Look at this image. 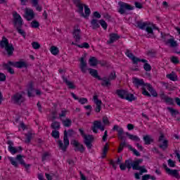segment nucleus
I'll return each instance as SVG.
<instances>
[{
	"label": "nucleus",
	"instance_id": "1",
	"mask_svg": "<svg viewBox=\"0 0 180 180\" xmlns=\"http://www.w3.org/2000/svg\"><path fill=\"white\" fill-rule=\"evenodd\" d=\"M133 83L136 88H141L142 95H144V96H147L148 98H151V96H153V98L158 96L157 91L153 88V86L148 83L144 82L143 79L134 78Z\"/></svg>",
	"mask_w": 180,
	"mask_h": 180
},
{
	"label": "nucleus",
	"instance_id": "2",
	"mask_svg": "<svg viewBox=\"0 0 180 180\" xmlns=\"http://www.w3.org/2000/svg\"><path fill=\"white\" fill-rule=\"evenodd\" d=\"M13 25L14 27L18 31V33L20 34L24 39H26V32L22 29V26H23V20H22V17L18 12L15 11L13 13Z\"/></svg>",
	"mask_w": 180,
	"mask_h": 180
},
{
	"label": "nucleus",
	"instance_id": "3",
	"mask_svg": "<svg viewBox=\"0 0 180 180\" xmlns=\"http://www.w3.org/2000/svg\"><path fill=\"white\" fill-rule=\"evenodd\" d=\"M125 56L128 57V58H130V60H132L133 64H139V63H145L143 65V70L147 72L151 71V65L147 63L148 60L146 59H140L130 52V50L127 49L125 52Z\"/></svg>",
	"mask_w": 180,
	"mask_h": 180
},
{
	"label": "nucleus",
	"instance_id": "4",
	"mask_svg": "<svg viewBox=\"0 0 180 180\" xmlns=\"http://www.w3.org/2000/svg\"><path fill=\"white\" fill-rule=\"evenodd\" d=\"M73 134L74 130L72 129H69L68 131L65 130L64 131L63 143L61 140L58 141V145L60 150H62L63 152L67 151V148H68V146H70V139H68V136H73Z\"/></svg>",
	"mask_w": 180,
	"mask_h": 180
},
{
	"label": "nucleus",
	"instance_id": "5",
	"mask_svg": "<svg viewBox=\"0 0 180 180\" xmlns=\"http://www.w3.org/2000/svg\"><path fill=\"white\" fill-rule=\"evenodd\" d=\"M23 157L25 156L22 155H17L15 158L13 157H8V160L10 161L11 165L14 166L15 168H18L19 167V164L18 163V162L21 165H23V167H25L26 171H29V169L30 168V165L26 164L25 160H23Z\"/></svg>",
	"mask_w": 180,
	"mask_h": 180
},
{
	"label": "nucleus",
	"instance_id": "6",
	"mask_svg": "<svg viewBox=\"0 0 180 180\" xmlns=\"http://www.w3.org/2000/svg\"><path fill=\"white\" fill-rule=\"evenodd\" d=\"M0 47L1 49H4L6 51L8 57H11L13 56V51H15V48L13 47V44H9V40L6 37H3L1 40L0 41Z\"/></svg>",
	"mask_w": 180,
	"mask_h": 180
},
{
	"label": "nucleus",
	"instance_id": "7",
	"mask_svg": "<svg viewBox=\"0 0 180 180\" xmlns=\"http://www.w3.org/2000/svg\"><path fill=\"white\" fill-rule=\"evenodd\" d=\"M116 94L121 99H125L126 101H129V102H133V101H136V97L133 94H130L127 90L123 89H117L116 91Z\"/></svg>",
	"mask_w": 180,
	"mask_h": 180
},
{
	"label": "nucleus",
	"instance_id": "8",
	"mask_svg": "<svg viewBox=\"0 0 180 180\" xmlns=\"http://www.w3.org/2000/svg\"><path fill=\"white\" fill-rule=\"evenodd\" d=\"M79 131L84 139V144L87 147V148H92V141H94V136L92 135H86L84 129H79Z\"/></svg>",
	"mask_w": 180,
	"mask_h": 180
},
{
	"label": "nucleus",
	"instance_id": "9",
	"mask_svg": "<svg viewBox=\"0 0 180 180\" xmlns=\"http://www.w3.org/2000/svg\"><path fill=\"white\" fill-rule=\"evenodd\" d=\"M118 5L119 8L117 9V12L120 15H124V13H126V11H133V9H134V6H131L130 4L123 1H120Z\"/></svg>",
	"mask_w": 180,
	"mask_h": 180
},
{
	"label": "nucleus",
	"instance_id": "10",
	"mask_svg": "<svg viewBox=\"0 0 180 180\" xmlns=\"http://www.w3.org/2000/svg\"><path fill=\"white\" fill-rule=\"evenodd\" d=\"M11 101L15 105H22L25 102V97L20 93H16L11 96Z\"/></svg>",
	"mask_w": 180,
	"mask_h": 180
},
{
	"label": "nucleus",
	"instance_id": "11",
	"mask_svg": "<svg viewBox=\"0 0 180 180\" xmlns=\"http://www.w3.org/2000/svg\"><path fill=\"white\" fill-rule=\"evenodd\" d=\"M7 144H8V150L13 155L17 153H22V151H23V148H22L21 146H18L17 148L13 147V142L11 141H8Z\"/></svg>",
	"mask_w": 180,
	"mask_h": 180
},
{
	"label": "nucleus",
	"instance_id": "12",
	"mask_svg": "<svg viewBox=\"0 0 180 180\" xmlns=\"http://www.w3.org/2000/svg\"><path fill=\"white\" fill-rule=\"evenodd\" d=\"M72 36L76 43H79V41H81V28H79V25H77L75 26Z\"/></svg>",
	"mask_w": 180,
	"mask_h": 180
},
{
	"label": "nucleus",
	"instance_id": "13",
	"mask_svg": "<svg viewBox=\"0 0 180 180\" xmlns=\"http://www.w3.org/2000/svg\"><path fill=\"white\" fill-rule=\"evenodd\" d=\"M163 168H165L167 174L168 175H171L172 176H174L176 179H179L180 176H179V172H178L177 169H171L167 166V164H163Z\"/></svg>",
	"mask_w": 180,
	"mask_h": 180
},
{
	"label": "nucleus",
	"instance_id": "14",
	"mask_svg": "<svg viewBox=\"0 0 180 180\" xmlns=\"http://www.w3.org/2000/svg\"><path fill=\"white\" fill-rule=\"evenodd\" d=\"M98 129H99L101 131H104L105 126L102 125V122L96 120L94 122L93 127L91 128L93 133H98Z\"/></svg>",
	"mask_w": 180,
	"mask_h": 180
},
{
	"label": "nucleus",
	"instance_id": "15",
	"mask_svg": "<svg viewBox=\"0 0 180 180\" xmlns=\"http://www.w3.org/2000/svg\"><path fill=\"white\" fill-rule=\"evenodd\" d=\"M93 100L95 105H96L95 108V112H96V113H99V112L102 110V101L99 100V98H98V95H94L93 96Z\"/></svg>",
	"mask_w": 180,
	"mask_h": 180
},
{
	"label": "nucleus",
	"instance_id": "16",
	"mask_svg": "<svg viewBox=\"0 0 180 180\" xmlns=\"http://www.w3.org/2000/svg\"><path fill=\"white\" fill-rule=\"evenodd\" d=\"M115 130L118 133V139H120V140H124V130H123V128L120 127L119 125H114L112 131H115Z\"/></svg>",
	"mask_w": 180,
	"mask_h": 180
},
{
	"label": "nucleus",
	"instance_id": "17",
	"mask_svg": "<svg viewBox=\"0 0 180 180\" xmlns=\"http://www.w3.org/2000/svg\"><path fill=\"white\" fill-rule=\"evenodd\" d=\"M9 64H11L12 67H15V68H27V63L23 61H9Z\"/></svg>",
	"mask_w": 180,
	"mask_h": 180
},
{
	"label": "nucleus",
	"instance_id": "18",
	"mask_svg": "<svg viewBox=\"0 0 180 180\" xmlns=\"http://www.w3.org/2000/svg\"><path fill=\"white\" fill-rule=\"evenodd\" d=\"M72 144L75 147V151H79V153H84L85 151V148L84 147V145L79 143V141L75 140L72 142Z\"/></svg>",
	"mask_w": 180,
	"mask_h": 180
},
{
	"label": "nucleus",
	"instance_id": "19",
	"mask_svg": "<svg viewBox=\"0 0 180 180\" xmlns=\"http://www.w3.org/2000/svg\"><path fill=\"white\" fill-rule=\"evenodd\" d=\"M75 4H76L77 8H78L77 12L79 13L80 16H84V6L85 4H80L81 0H72Z\"/></svg>",
	"mask_w": 180,
	"mask_h": 180
},
{
	"label": "nucleus",
	"instance_id": "20",
	"mask_svg": "<svg viewBox=\"0 0 180 180\" xmlns=\"http://www.w3.org/2000/svg\"><path fill=\"white\" fill-rule=\"evenodd\" d=\"M25 18L27 20L30 21L34 19V11L30 8H27L25 10Z\"/></svg>",
	"mask_w": 180,
	"mask_h": 180
},
{
	"label": "nucleus",
	"instance_id": "21",
	"mask_svg": "<svg viewBox=\"0 0 180 180\" xmlns=\"http://www.w3.org/2000/svg\"><path fill=\"white\" fill-rule=\"evenodd\" d=\"M71 96L72 98H73V99H75V101H78L79 103H80V105H85V103H88V98H79L78 96H77V95H75V94L74 93H71Z\"/></svg>",
	"mask_w": 180,
	"mask_h": 180
},
{
	"label": "nucleus",
	"instance_id": "22",
	"mask_svg": "<svg viewBox=\"0 0 180 180\" xmlns=\"http://www.w3.org/2000/svg\"><path fill=\"white\" fill-rule=\"evenodd\" d=\"M79 61H80L79 68L82 72H83V74H85V72H86V61L85 60V58L82 57Z\"/></svg>",
	"mask_w": 180,
	"mask_h": 180
},
{
	"label": "nucleus",
	"instance_id": "23",
	"mask_svg": "<svg viewBox=\"0 0 180 180\" xmlns=\"http://www.w3.org/2000/svg\"><path fill=\"white\" fill-rule=\"evenodd\" d=\"M141 162H143V159H137L136 160L132 162V169L135 171L140 169V167H141L140 166V164H141Z\"/></svg>",
	"mask_w": 180,
	"mask_h": 180
},
{
	"label": "nucleus",
	"instance_id": "24",
	"mask_svg": "<svg viewBox=\"0 0 180 180\" xmlns=\"http://www.w3.org/2000/svg\"><path fill=\"white\" fill-rule=\"evenodd\" d=\"M88 70L90 75H91V77H93L94 78H96V79H98V80L102 79L101 76L98 74V70L92 68H89Z\"/></svg>",
	"mask_w": 180,
	"mask_h": 180
},
{
	"label": "nucleus",
	"instance_id": "25",
	"mask_svg": "<svg viewBox=\"0 0 180 180\" xmlns=\"http://www.w3.org/2000/svg\"><path fill=\"white\" fill-rule=\"evenodd\" d=\"M62 79L63 82L68 86L69 89H75V85H74V83L68 81V79L64 75L62 76Z\"/></svg>",
	"mask_w": 180,
	"mask_h": 180
},
{
	"label": "nucleus",
	"instance_id": "26",
	"mask_svg": "<svg viewBox=\"0 0 180 180\" xmlns=\"http://www.w3.org/2000/svg\"><path fill=\"white\" fill-rule=\"evenodd\" d=\"M161 98L167 105H174V99L172 98L165 96V94H162Z\"/></svg>",
	"mask_w": 180,
	"mask_h": 180
},
{
	"label": "nucleus",
	"instance_id": "27",
	"mask_svg": "<svg viewBox=\"0 0 180 180\" xmlns=\"http://www.w3.org/2000/svg\"><path fill=\"white\" fill-rule=\"evenodd\" d=\"M119 39H120V37H119V35H117V34H110V39L107 42L108 43V44H112V43H115L116 40H119Z\"/></svg>",
	"mask_w": 180,
	"mask_h": 180
},
{
	"label": "nucleus",
	"instance_id": "28",
	"mask_svg": "<svg viewBox=\"0 0 180 180\" xmlns=\"http://www.w3.org/2000/svg\"><path fill=\"white\" fill-rule=\"evenodd\" d=\"M91 26L93 30H96V29H99L101 25H99V20L96 19H92L91 21Z\"/></svg>",
	"mask_w": 180,
	"mask_h": 180
},
{
	"label": "nucleus",
	"instance_id": "29",
	"mask_svg": "<svg viewBox=\"0 0 180 180\" xmlns=\"http://www.w3.org/2000/svg\"><path fill=\"white\" fill-rule=\"evenodd\" d=\"M34 88H33V83H30L28 85L27 95L29 98H32L34 96Z\"/></svg>",
	"mask_w": 180,
	"mask_h": 180
},
{
	"label": "nucleus",
	"instance_id": "30",
	"mask_svg": "<svg viewBox=\"0 0 180 180\" xmlns=\"http://www.w3.org/2000/svg\"><path fill=\"white\" fill-rule=\"evenodd\" d=\"M89 64L91 65V67H96V65L98 64V59L94 56L90 57L89 59Z\"/></svg>",
	"mask_w": 180,
	"mask_h": 180
},
{
	"label": "nucleus",
	"instance_id": "31",
	"mask_svg": "<svg viewBox=\"0 0 180 180\" xmlns=\"http://www.w3.org/2000/svg\"><path fill=\"white\" fill-rule=\"evenodd\" d=\"M143 141L146 146H148L154 142V139H153L150 135H145L143 136Z\"/></svg>",
	"mask_w": 180,
	"mask_h": 180
},
{
	"label": "nucleus",
	"instance_id": "32",
	"mask_svg": "<svg viewBox=\"0 0 180 180\" xmlns=\"http://www.w3.org/2000/svg\"><path fill=\"white\" fill-rule=\"evenodd\" d=\"M72 46H76L77 47H79V49H89V44L88 42H84L82 44H78L77 42H72Z\"/></svg>",
	"mask_w": 180,
	"mask_h": 180
},
{
	"label": "nucleus",
	"instance_id": "33",
	"mask_svg": "<svg viewBox=\"0 0 180 180\" xmlns=\"http://www.w3.org/2000/svg\"><path fill=\"white\" fill-rule=\"evenodd\" d=\"M62 124L64 127H71L72 124V121L70 118H66L65 120H61Z\"/></svg>",
	"mask_w": 180,
	"mask_h": 180
},
{
	"label": "nucleus",
	"instance_id": "34",
	"mask_svg": "<svg viewBox=\"0 0 180 180\" xmlns=\"http://www.w3.org/2000/svg\"><path fill=\"white\" fill-rule=\"evenodd\" d=\"M126 135L129 137V140H131L132 141H140V138L136 135H133L129 132H126Z\"/></svg>",
	"mask_w": 180,
	"mask_h": 180
},
{
	"label": "nucleus",
	"instance_id": "35",
	"mask_svg": "<svg viewBox=\"0 0 180 180\" xmlns=\"http://www.w3.org/2000/svg\"><path fill=\"white\" fill-rule=\"evenodd\" d=\"M166 77L167 78H168V79H170V81H174V82L178 81V76L174 72H172L169 75H167Z\"/></svg>",
	"mask_w": 180,
	"mask_h": 180
},
{
	"label": "nucleus",
	"instance_id": "36",
	"mask_svg": "<svg viewBox=\"0 0 180 180\" xmlns=\"http://www.w3.org/2000/svg\"><path fill=\"white\" fill-rule=\"evenodd\" d=\"M89 15H91V9L87 5H84V15H81L82 18H89Z\"/></svg>",
	"mask_w": 180,
	"mask_h": 180
},
{
	"label": "nucleus",
	"instance_id": "37",
	"mask_svg": "<svg viewBox=\"0 0 180 180\" xmlns=\"http://www.w3.org/2000/svg\"><path fill=\"white\" fill-rule=\"evenodd\" d=\"M11 66L12 65L9 63V61L4 65V68L7 70L8 72L13 75L15 74V70L12 68H11Z\"/></svg>",
	"mask_w": 180,
	"mask_h": 180
},
{
	"label": "nucleus",
	"instance_id": "38",
	"mask_svg": "<svg viewBox=\"0 0 180 180\" xmlns=\"http://www.w3.org/2000/svg\"><path fill=\"white\" fill-rule=\"evenodd\" d=\"M166 44H169L170 47H178V44L176 41L174 39H169L166 41Z\"/></svg>",
	"mask_w": 180,
	"mask_h": 180
},
{
	"label": "nucleus",
	"instance_id": "39",
	"mask_svg": "<svg viewBox=\"0 0 180 180\" xmlns=\"http://www.w3.org/2000/svg\"><path fill=\"white\" fill-rule=\"evenodd\" d=\"M51 127L53 130H58L59 129H61V124L59 122L55 121L52 122Z\"/></svg>",
	"mask_w": 180,
	"mask_h": 180
},
{
	"label": "nucleus",
	"instance_id": "40",
	"mask_svg": "<svg viewBox=\"0 0 180 180\" xmlns=\"http://www.w3.org/2000/svg\"><path fill=\"white\" fill-rule=\"evenodd\" d=\"M50 51L53 56H57V54L60 53V50H58V48H57L56 46H51Z\"/></svg>",
	"mask_w": 180,
	"mask_h": 180
},
{
	"label": "nucleus",
	"instance_id": "41",
	"mask_svg": "<svg viewBox=\"0 0 180 180\" xmlns=\"http://www.w3.org/2000/svg\"><path fill=\"white\" fill-rule=\"evenodd\" d=\"M109 150V143H106L103 148V153L101 158H105L106 157V153Z\"/></svg>",
	"mask_w": 180,
	"mask_h": 180
},
{
	"label": "nucleus",
	"instance_id": "42",
	"mask_svg": "<svg viewBox=\"0 0 180 180\" xmlns=\"http://www.w3.org/2000/svg\"><path fill=\"white\" fill-rule=\"evenodd\" d=\"M159 148L163 150H167L168 148V141L167 139L163 140L162 144H160Z\"/></svg>",
	"mask_w": 180,
	"mask_h": 180
},
{
	"label": "nucleus",
	"instance_id": "43",
	"mask_svg": "<svg viewBox=\"0 0 180 180\" xmlns=\"http://www.w3.org/2000/svg\"><path fill=\"white\" fill-rule=\"evenodd\" d=\"M136 25L139 29H141L142 30H144L146 27H147V22H143L141 21H138L136 22Z\"/></svg>",
	"mask_w": 180,
	"mask_h": 180
},
{
	"label": "nucleus",
	"instance_id": "44",
	"mask_svg": "<svg viewBox=\"0 0 180 180\" xmlns=\"http://www.w3.org/2000/svg\"><path fill=\"white\" fill-rule=\"evenodd\" d=\"M100 81H103L101 83L102 86H108L110 85V80L109 79H106V77L101 78Z\"/></svg>",
	"mask_w": 180,
	"mask_h": 180
},
{
	"label": "nucleus",
	"instance_id": "45",
	"mask_svg": "<svg viewBox=\"0 0 180 180\" xmlns=\"http://www.w3.org/2000/svg\"><path fill=\"white\" fill-rule=\"evenodd\" d=\"M128 148L133 152L134 155L136 157H140V153L136 150V148H134L131 145H127Z\"/></svg>",
	"mask_w": 180,
	"mask_h": 180
},
{
	"label": "nucleus",
	"instance_id": "46",
	"mask_svg": "<svg viewBox=\"0 0 180 180\" xmlns=\"http://www.w3.org/2000/svg\"><path fill=\"white\" fill-rule=\"evenodd\" d=\"M145 29L148 34H150L148 37H154V31L153 30V28L151 27L147 26Z\"/></svg>",
	"mask_w": 180,
	"mask_h": 180
},
{
	"label": "nucleus",
	"instance_id": "47",
	"mask_svg": "<svg viewBox=\"0 0 180 180\" xmlns=\"http://www.w3.org/2000/svg\"><path fill=\"white\" fill-rule=\"evenodd\" d=\"M167 110H169V112H170V114L172 115V116H176V115H179V111L171 107H168Z\"/></svg>",
	"mask_w": 180,
	"mask_h": 180
},
{
	"label": "nucleus",
	"instance_id": "48",
	"mask_svg": "<svg viewBox=\"0 0 180 180\" xmlns=\"http://www.w3.org/2000/svg\"><path fill=\"white\" fill-rule=\"evenodd\" d=\"M51 136L53 139H60V131L58 130H53Z\"/></svg>",
	"mask_w": 180,
	"mask_h": 180
},
{
	"label": "nucleus",
	"instance_id": "49",
	"mask_svg": "<svg viewBox=\"0 0 180 180\" xmlns=\"http://www.w3.org/2000/svg\"><path fill=\"white\" fill-rule=\"evenodd\" d=\"M99 23L101 27L104 29V30H106L108 29V23L106 22V21H105L104 20H100Z\"/></svg>",
	"mask_w": 180,
	"mask_h": 180
},
{
	"label": "nucleus",
	"instance_id": "50",
	"mask_svg": "<svg viewBox=\"0 0 180 180\" xmlns=\"http://www.w3.org/2000/svg\"><path fill=\"white\" fill-rule=\"evenodd\" d=\"M125 166L127 167V168H128L129 170L131 169V168H133V163H131V160H125Z\"/></svg>",
	"mask_w": 180,
	"mask_h": 180
},
{
	"label": "nucleus",
	"instance_id": "51",
	"mask_svg": "<svg viewBox=\"0 0 180 180\" xmlns=\"http://www.w3.org/2000/svg\"><path fill=\"white\" fill-rule=\"evenodd\" d=\"M127 144L126 143V141H123L120 144V147L118 148V153H121L123 151V149L124 147H126Z\"/></svg>",
	"mask_w": 180,
	"mask_h": 180
},
{
	"label": "nucleus",
	"instance_id": "52",
	"mask_svg": "<svg viewBox=\"0 0 180 180\" xmlns=\"http://www.w3.org/2000/svg\"><path fill=\"white\" fill-rule=\"evenodd\" d=\"M51 155V153H50L49 152L44 153V154L42 155V161H46V160H48V158H49Z\"/></svg>",
	"mask_w": 180,
	"mask_h": 180
},
{
	"label": "nucleus",
	"instance_id": "53",
	"mask_svg": "<svg viewBox=\"0 0 180 180\" xmlns=\"http://www.w3.org/2000/svg\"><path fill=\"white\" fill-rule=\"evenodd\" d=\"M170 61L173 64H179V58H178L176 56H172Z\"/></svg>",
	"mask_w": 180,
	"mask_h": 180
},
{
	"label": "nucleus",
	"instance_id": "54",
	"mask_svg": "<svg viewBox=\"0 0 180 180\" xmlns=\"http://www.w3.org/2000/svg\"><path fill=\"white\" fill-rule=\"evenodd\" d=\"M39 26H40V23H39V22L36 20H33L31 22V27H32L33 29H37V27H39Z\"/></svg>",
	"mask_w": 180,
	"mask_h": 180
},
{
	"label": "nucleus",
	"instance_id": "55",
	"mask_svg": "<svg viewBox=\"0 0 180 180\" xmlns=\"http://www.w3.org/2000/svg\"><path fill=\"white\" fill-rule=\"evenodd\" d=\"M67 110L65 109H63L61 110L60 113L59 114V119H63V117H65L67 116Z\"/></svg>",
	"mask_w": 180,
	"mask_h": 180
},
{
	"label": "nucleus",
	"instance_id": "56",
	"mask_svg": "<svg viewBox=\"0 0 180 180\" xmlns=\"http://www.w3.org/2000/svg\"><path fill=\"white\" fill-rule=\"evenodd\" d=\"M25 136H26L25 143H27V144H29V143L32 141V139L33 136L32 134H27Z\"/></svg>",
	"mask_w": 180,
	"mask_h": 180
},
{
	"label": "nucleus",
	"instance_id": "57",
	"mask_svg": "<svg viewBox=\"0 0 180 180\" xmlns=\"http://www.w3.org/2000/svg\"><path fill=\"white\" fill-rule=\"evenodd\" d=\"M167 162H168V165L169 167H170V168H175V162H174V160H172V159H169L167 160Z\"/></svg>",
	"mask_w": 180,
	"mask_h": 180
},
{
	"label": "nucleus",
	"instance_id": "58",
	"mask_svg": "<svg viewBox=\"0 0 180 180\" xmlns=\"http://www.w3.org/2000/svg\"><path fill=\"white\" fill-rule=\"evenodd\" d=\"M32 48L34 49V50H39L40 49V44L38 42L34 41L32 43Z\"/></svg>",
	"mask_w": 180,
	"mask_h": 180
},
{
	"label": "nucleus",
	"instance_id": "59",
	"mask_svg": "<svg viewBox=\"0 0 180 180\" xmlns=\"http://www.w3.org/2000/svg\"><path fill=\"white\" fill-rule=\"evenodd\" d=\"M110 81H112L113 79H116V72H112L110 74L109 77L108 78Z\"/></svg>",
	"mask_w": 180,
	"mask_h": 180
},
{
	"label": "nucleus",
	"instance_id": "60",
	"mask_svg": "<svg viewBox=\"0 0 180 180\" xmlns=\"http://www.w3.org/2000/svg\"><path fill=\"white\" fill-rule=\"evenodd\" d=\"M162 85L165 88V89H167L168 91H171V85L169 84L162 82Z\"/></svg>",
	"mask_w": 180,
	"mask_h": 180
},
{
	"label": "nucleus",
	"instance_id": "61",
	"mask_svg": "<svg viewBox=\"0 0 180 180\" xmlns=\"http://www.w3.org/2000/svg\"><path fill=\"white\" fill-rule=\"evenodd\" d=\"M93 16H94V18H96V19H101V18L102 17V15H101V13H99V12H98V11H94L93 13Z\"/></svg>",
	"mask_w": 180,
	"mask_h": 180
},
{
	"label": "nucleus",
	"instance_id": "62",
	"mask_svg": "<svg viewBox=\"0 0 180 180\" xmlns=\"http://www.w3.org/2000/svg\"><path fill=\"white\" fill-rule=\"evenodd\" d=\"M138 171H140L139 172L140 175H143V174L147 172V169L144 168V166L141 167L140 169H138Z\"/></svg>",
	"mask_w": 180,
	"mask_h": 180
},
{
	"label": "nucleus",
	"instance_id": "63",
	"mask_svg": "<svg viewBox=\"0 0 180 180\" xmlns=\"http://www.w3.org/2000/svg\"><path fill=\"white\" fill-rule=\"evenodd\" d=\"M6 79V76L4 73H0V82H4Z\"/></svg>",
	"mask_w": 180,
	"mask_h": 180
},
{
	"label": "nucleus",
	"instance_id": "64",
	"mask_svg": "<svg viewBox=\"0 0 180 180\" xmlns=\"http://www.w3.org/2000/svg\"><path fill=\"white\" fill-rule=\"evenodd\" d=\"M175 157H177V160H179V162H180V153L178 152V150L174 151Z\"/></svg>",
	"mask_w": 180,
	"mask_h": 180
}]
</instances>
